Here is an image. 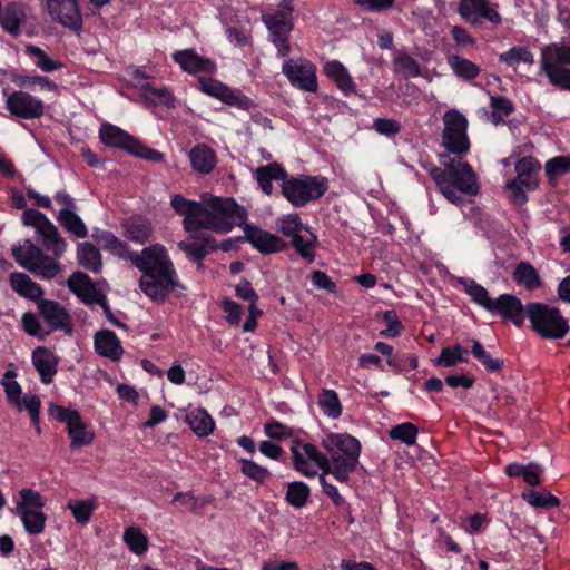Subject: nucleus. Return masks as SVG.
Masks as SVG:
<instances>
[{
  "instance_id": "1",
  "label": "nucleus",
  "mask_w": 570,
  "mask_h": 570,
  "mask_svg": "<svg viewBox=\"0 0 570 570\" xmlns=\"http://www.w3.org/2000/svg\"><path fill=\"white\" fill-rule=\"evenodd\" d=\"M129 259L141 272L139 288L150 301L165 303L175 289H186L164 245L153 244L140 253H130Z\"/></svg>"
},
{
  "instance_id": "2",
  "label": "nucleus",
  "mask_w": 570,
  "mask_h": 570,
  "mask_svg": "<svg viewBox=\"0 0 570 570\" xmlns=\"http://www.w3.org/2000/svg\"><path fill=\"white\" fill-rule=\"evenodd\" d=\"M38 235L41 238L42 246L53 257L47 255L42 248L30 239H24L20 246H14L12 256L22 268L35 276L51 281L61 272V265L57 259L65 254L68 243L51 220L40 229Z\"/></svg>"
},
{
  "instance_id": "3",
  "label": "nucleus",
  "mask_w": 570,
  "mask_h": 570,
  "mask_svg": "<svg viewBox=\"0 0 570 570\" xmlns=\"http://www.w3.org/2000/svg\"><path fill=\"white\" fill-rule=\"evenodd\" d=\"M332 459L333 476L340 483H348L351 474L360 465L362 445L358 439L348 433H330L322 441Z\"/></svg>"
},
{
  "instance_id": "4",
  "label": "nucleus",
  "mask_w": 570,
  "mask_h": 570,
  "mask_svg": "<svg viewBox=\"0 0 570 570\" xmlns=\"http://www.w3.org/2000/svg\"><path fill=\"white\" fill-rule=\"evenodd\" d=\"M200 219V230L208 229L218 234H226L233 230L235 226L244 227L247 220V210L234 198L210 196L204 199Z\"/></svg>"
},
{
  "instance_id": "5",
  "label": "nucleus",
  "mask_w": 570,
  "mask_h": 570,
  "mask_svg": "<svg viewBox=\"0 0 570 570\" xmlns=\"http://www.w3.org/2000/svg\"><path fill=\"white\" fill-rule=\"evenodd\" d=\"M440 163L443 168L432 163L429 166L424 165L435 185L444 183L469 196H476L480 193L478 177L468 161H462L461 158L456 160L446 154H441Z\"/></svg>"
},
{
  "instance_id": "6",
  "label": "nucleus",
  "mask_w": 570,
  "mask_h": 570,
  "mask_svg": "<svg viewBox=\"0 0 570 570\" xmlns=\"http://www.w3.org/2000/svg\"><path fill=\"white\" fill-rule=\"evenodd\" d=\"M540 71L551 86L570 91V43L551 42L541 47Z\"/></svg>"
},
{
  "instance_id": "7",
  "label": "nucleus",
  "mask_w": 570,
  "mask_h": 570,
  "mask_svg": "<svg viewBox=\"0 0 570 570\" xmlns=\"http://www.w3.org/2000/svg\"><path fill=\"white\" fill-rule=\"evenodd\" d=\"M525 315L531 323L532 331L542 338L562 340L570 331L569 321L558 307L539 302L528 303Z\"/></svg>"
},
{
  "instance_id": "8",
  "label": "nucleus",
  "mask_w": 570,
  "mask_h": 570,
  "mask_svg": "<svg viewBox=\"0 0 570 570\" xmlns=\"http://www.w3.org/2000/svg\"><path fill=\"white\" fill-rule=\"evenodd\" d=\"M98 137L100 142L105 146L125 150L135 157L151 163H161L164 160L163 153L146 146L131 134L114 124L102 122L98 131Z\"/></svg>"
},
{
  "instance_id": "9",
  "label": "nucleus",
  "mask_w": 570,
  "mask_h": 570,
  "mask_svg": "<svg viewBox=\"0 0 570 570\" xmlns=\"http://www.w3.org/2000/svg\"><path fill=\"white\" fill-rule=\"evenodd\" d=\"M328 180L322 176L301 175L286 177L282 184L283 196L294 206L303 207L325 195Z\"/></svg>"
},
{
  "instance_id": "10",
  "label": "nucleus",
  "mask_w": 570,
  "mask_h": 570,
  "mask_svg": "<svg viewBox=\"0 0 570 570\" xmlns=\"http://www.w3.org/2000/svg\"><path fill=\"white\" fill-rule=\"evenodd\" d=\"M293 469L305 478L313 479L317 475L318 468L323 474L333 475L331 456L322 453L316 445L306 443L301 439H293L291 445Z\"/></svg>"
},
{
  "instance_id": "11",
  "label": "nucleus",
  "mask_w": 570,
  "mask_h": 570,
  "mask_svg": "<svg viewBox=\"0 0 570 570\" xmlns=\"http://www.w3.org/2000/svg\"><path fill=\"white\" fill-rule=\"evenodd\" d=\"M443 122L442 145L449 154L462 158L470 150L466 117L456 109H450L444 114Z\"/></svg>"
},
{
  "instance_id": "12",
  "label": "nucleus",
  "mask_w": 570,
  "mask_h": 570,
  "mask_svg": "<svg viewBox=\"0 0 570 570\" xmlns=\"http://www.w3.org/2000/svg\"><path fill=\"white\" fill-rule=\"evenodd\" d=\"M49 416L58 422L67 425V434L70 439V449L72 451L88 446L95 439V433L83 422L80 413L77 410H71L66 406L50 403L48 407Z\"/></svg>"
},
{
  "instance_id": "13",
  "label": "nucleus",
  "mask_w": 570,
  "mask_h": 570,
  "mask_svg": "<svg viewBox=\"0 0 570 570\" xmlns=\"http://www.w3.org/2000/svg\"><path fill=\"white\" fill-rule=\"evenodd\" d=\"M282 72L289 83L301 90L316 92L318 89L316 67L305 58H288L282 65Z\"/></svg>"
},
{
  "instance_id": "14",
  "label": "nucleus",
  "mask_w": 570,
  "mask_h": 570,
  "mask_svg": "<svg viewBox=\"0 0 570 570\" xmlns=\"http://www.w3.org/2000/svg\"><path fill=\"white\" fill-rule=\"evenodd\" d=\"M198 82L200 90L204 94L214 97L230 107H235L244 111H249L252 108L256 107L253 99L244 95L240 90L230 88L220 80L213 78H199Z\"/></svg>"
},
{
  "instance_id": "15",
  "label": "nucleus",
  "mask_w": 570,
  "mask_h": 570,
  "mask_svg": "<svg viewBox=\"0 0 570 570\" xmlns=\"http://www.w3.org/2000/svg\"><path fill=\"white\" fill-rule=\"evenodd\" d=\"M46 10L51 20L79 35L83 29V17L79 0H47Z\"/></svg>"
},
{
  "instance_id": "16",
  "label": "nucleus",
  "mask_w": 570,
  "mask_h": 570,
  "mask_svg": "<svg viewBox=\"0 0 570 570\" xmlns=\"http://www.w3.org/2000/svg\"><path fill=\"white\" fill-rule=\"evenodd\" d=\"M262 20L268 29L271 41L276 47L278 56L287 57L291 51L289 33L294 27L291 18L286 17L284 11H276L263 14Z\"/></svg>"
},
{
  "instance_id": "17",
  "label": "nucleus",
  "mask_w": 570,
  "mask_h": 570,
  "mask_svg": "<svg viewBox=\"0 0 570 570\" xmlns=\"http://www.w3.org/2000/svg\"><path fill=\"white\" fill-rule=\"evenodd\" d=\"M6 108L20 119L31 120L43 116L45 102L24 90H14L7 97Z\"/></svg>"
},
{
  "instance_id": "18",
  "label": "nucleus",
  "mask_w": 570,
  "mask_h": 570,
  "mask_svg": "<svg viewBox=\"0 0 570 570\" xmlns=\"http://www.w3.org/2000/svg\"><path fill=\"white\" fill-rule=\"evenodd\" d=\"M460 17L472 26H479L482 20H487L494 26L502 21L501 14L489 0H460L458 4Z\"/></svg>"
},
{
  "instance_id": "19",
  "label": "nucleus",
  "mask_w": 570,
  "mask_h": 570,
  "mask_svg": "<svg viewBox=\"0 0 570 570\" xmlns=\"http://www.w3.org/2000/svg\"><path fill=\"white\" fill-rule=\"evenodd\" d=\"M243 230V238L263 255L281 253L287 248V243L281 237L257 226L245 224Z\"/></svg>"
},
{
  "instance_id": "20",
  "label": "nucleus",
  "mask_w": 570,
  "mask_h": 570,
  "mask_svg": "<svg viewBox=\"0 0 570 570\" xmlns=\"http://www.w3.org/2000/svg\"><path fill=\"white\" fill-rule=\"evenodd\" d=\"M489 313L500 316L504 321L511 322L517 327H521L524 323L525 306L521 299L512 294H501L493 299Z\"/></svg>"
},
{
  "instance_id": "21",
  "label": "nucleus",
  "mask_w": 570,
  "mask_h": 570,
  "mask_svg": "<svg viewBox=\"0 0 570 570\" xmlns=\"http://www.w3.org/2000/svg\"><path fill=\"white\" fill-rule=\"evenodd\" d=\"M40 316L50 327V331L62 330L72 333V324L68 311L57 301L42 298L37 304Z\"/></svg>"
},
{
  "instance_id": "22",
  "label": "nucleus",
  "mask_w": 570,
  "mask_h": 570,
  "mask_svg": "<svg viewBox=\"0 0 570 570\" xmlns=\"http://www.w3.org/2000/svg\"><path fill=\"white\" fill-rule=\"evenodd\" d=\"M170 205L176 214L184 216L183 225L187 233L200 230V219L204 208L200 203L176 194L171 197Z\"/></svg>"
},
{
  "instance_id": "23",
  "label": "nucleus",
  "mask_w": 570,
  "mask_h": 570,
  "mask_svg": "<svg viewBox=\"0 0 570 570\" xmlns=\"http://www.w3.org/2000/svg\"><path fill=\"white\" fill-rule=\"evenodd\" d=\"M171 59L179 65L183 71L196 73H214L216 65L209 58L199 56L194 49L175 51Z\"/></svg>"
},
{
  "instance_id": "24",
  "label": "nucleus",
  "mask_w": 570,
  "mask_h": 570,
  "mask_svg": "<svg viewBox=\"0 0 570 570\" xmlns=\"http://www.w3.org/2000/svg\"><path fill=\"white\" fill-rule=\"evenodd\" d=\"M31 361L39 374L41 383H52L53 377L58 372L60 362L59 356L46 346H38L32 351Z\"/></svg>"
},
{
  "instance_id": "25",
  "label": "nucleus",
  "mask_w": 570,
  "mask_h": 570,
  "mask_svg": "<svg viewBox=\"0 0 570 570\" xmlns=\"http://www.w3.org/2000/svg\"><path fill=\"white\" fill-rule=\"evenodd\" d=\"M29 7L23 2L11 1L2 9L0 24L12 37L21 35V27L27 22Z\"/></svg>"
},
{
  "instance_id": "26",
  "label": "nucleus",
  "mask_w": 570,
  "mask_h": 570,
  "mask_svg": "<svg viewBox=\"0 0 570 570\" xmlns=\"http://www.w3.org/2000/svg\"><path fill=\"white\" fill-rule=\"evenodd\" d=\"M517 183L525 186L529 191H533L539 187L538 174L541 170V163L533 156L521 157L514 166Z\"/></svg>"
},
{
  "instance_id": "27",
  "label": "nucleus",
  "mask_w": 570,
  "mask_h": 570,
  "mask_svg": "<svg viewBox=\"0 0 570 570\" xmlns=\"http://www.w3.org/2000/svg\"><path fill=\"white\" fill-rule=\"evenodd\" d=\"M95 351L97 354L111 361H119L124 354L120 340L115 332L101 330L95 334Z\"/></svg>"
},
{
  "instance_id": "28",
  "label": "nucleus",
  "mask_w": 570,
  "mask_h": 570,
  "mask_svg": "<svg viewBox=\"0 0 570 570\" xmlns=\"http://www.w3.org/2000/svg\"><path fill=\"white\" fill-rule=\"evenodd\" d=\"M324 75L332 80L336 87L348 96L355 92V82L353 81L347 68L338 60L326 61L323 67Z\"/></svg>"
},
{
  "instance_id": "29",
  "label": "nucleus",
  "mask_w": 570,
  "mask_h": 570,
  "mask_svg": "<svg viewBox=\"0 0 570 570\" xmlns=\"http://www.w3.org/2000/svg\"><path fill=\"white\" fill-rule=\"evenodd\" d=\"M10 286L18 295L39 303L43 296L42 287L22 272H13L9 277Z\"/></svg>"
},
{
  "instance_id": "30",
  "label": "nucleus",
  "mask_w": 570,
  "mask_h": 570,
  "mask_svg": "<svg viewBox=\"0 0 570 570\" xmlns=\"http://www.w3.org/2000/svg\"><path fill=\"white\" fill-rule=\"evenodd\" d=\"M139 90L141 98L151 107L176 108V98L166 86L157 88L150 82H144L139 86Z\"/></svg>"
},
{
  "instance_id": "31",
  "label": "nucleus",
  "mask_w": 570,
  "mask_h": 570,
  "mask_svg": "<svg viewBox=\"0 0 570 570\" xmlns=\"http://www.w3.org/2000/svg\"><path fill=\"white\" fill-rule=\"evenodd\" d=\"M188 156L193 169L204 175L209 174L217 163L215 151L205 144L195 145Z\"/></svg>"
},
{
  "instance_id": "32",
  "label": "nucleus",
  "mask_w": 570,
  "mask_h": 570,
  "mask_svg": "<svg viewBox=\"0 0 570 570\" xmlns=\"http://www.w3.org/2000/svg\"><path fill=\"white\" fill-rule=\"evenodd\" d=\"M124 236L135 243L144 244L151 234L150 223L142 216H131L122 223Z\"/></svg>"
},
{
  "instance_id": "33",
  "label": "nucleus",
  "mask_w": 570,
  "mask_h": 570,
  "mask_svg": "<svg viewBox=\"0 0 570 570\" xmlns=\"http://www.w3.org/2000/svg\"><path fill=\"white\" fill-rule=\"evenodd\" d=\"M504 473L510 478H522L530 487H538L542 483V469L537 463L524 465L513 462L505 465Z\"/></svg>"
},
{
  "instance_id": "34",
  "label": "nucleus",
  "mask_w": 570,
  "mask_h": 570,
  "mask_svg": "<svg viewBox=\"0 0 570 570\" xmlns=\"http://www.w3.org/2000/svg\"><path fill=\"white\" fill-rule=\"evenodd\" d=\"M287 171L277 163L259 166L255 171V178L264 194L273 193V180H285Z\"/></svg>"
},
{
  "instance_id": "35",
  "label": "nucleus",
  "mask_w": 570,
  "mask_h": 570,
  "mask_svg": "<svg viewBox=\"0 0 570 570\" xmlns=\"http://www.w3.org/2000/svg\"><path fill=\"white\" fill-rule=\"evenodd\" d=\"M77 261L80 266L92 273L100 272L102 258L100 250L91 243L83 242L77 246Z\"/></svg>"
},
{
  "instance_id": "36",
  "label": "nucleus",
  "mask_w": 570,
  "mask_h": 570,
  "mask_svg": "<svg viewBox=\"0 0 570 570\" xmlns=\"http://www.w3.org/2000/svg\"><path fill=\"white\" fill-rule=\"evenodd\" d=\"M186 423L199 438L208 436L215 429V422L213 417L203 407L190 411L186 415Z\"/></svg>"
},
{
  "instance_id": "37",
  "label": "nucleus",
  "mask_w": 570,
  "mask_h": 570,
  "mask_svg": "<svg viewBox=\"0 0 570 570\" xmlns=\"http://www.w3.org/2000/svg\"><path fill=\"white\" fill-rule=\"evenodd\" d=\"M512 278L518 285H522L529 291H533L542 286V281L538 271L529 262L521 261L518 263L513 271Z\"/></svg>"
},
{
  "instance_id": "38",
  "label": "nucleus",
  "mask_w": 570,
  "mask_h": 570,
  "mask_svg": "<svg viewBox=\"0 0 570 570\" xmlns=\"http://www.w3.org/2000/svg\"><path fill=\"white\" fill-rule=\"evenodd\" d=\"M11 81L19 87L20 89L33 91L36 86H39L42 90L48 91H57L58 85L51 80L49 77L39 76V75H22V73H12Z\"/></svg>"
},
{
  "instance_id": "39",
  "label": "nucleus",
  "mask_w": 570,
  "mask_h": 570,
  "mask_svg": "<svg viewBox=\"0 0 570 570\" xmlns=\"http://www.w3.org/2000/svg\"><path fill=\"white\" fill-rule=\"evenodd\" d=\"M446 60L453 73L460 79L471 81L481 72V68L476 63L459 55H449Z\"/></svg>"
},
{
  "instance_id": "40",
  "label": "nucleus",
  "mask_w": 570,
  "mask_h": 570,
  "mask_svg": "<svg viewBox=\"0 0 570 570\" xmlns=\"http://www.w3.org/2000/svg\"><path fill=\"white\" fill-rule=\"evenodd\" d=\"M57 222L66 232L72 234L77 238H86L88 236V228L76 212L60 209L57 215Z\"/></svg>"
},
{
  "instance_id": "41",
  "label": "nucleus",
  "mask_w": 570,
  "mask_h": 570,
  "mask_svg": "<svg viewBox=\"0 0 570 570\" xmlns=\"http://www.w3.org/2000/svg\"><path fill=\"white\" fill-rule=\"evenodd\" d=\"M285 502L294 509L304 508L311 498V488L303 481H293L286 484Z\"/></svg>"
},
{
  "instance_id": "42",
  "label": "nucleus",
  "mask_w": 570,
  "mask_h": 570,
  "mask_svg": "<svg viewBox=\"0 0 570 570\" xmlns=\"http://www.w3.org/2000/svg\"><path fill=\"white\" fill-rule=\"evenodd\" d=\"M393 66L396 73L404 78H416L421 76L419 62L405 50H395L393 55Z\"/></svg>"
},
{
  "instance_id": "43",
  "label": "nucleus",
  "mask_w": 570,
  "mask_h": 570,
  "mask_svg": "<svg viewBox=\"0 0 570 570\" xmlns=\"http://www.w3.org/2000/svg\"><path fill=\"white\" fill-rule=\"evenodd\" d=\"M544 173L551 188L557 187L559 178L570 173V156H556L544 164Z\"/></svg>"
},
{
  "instance_id": "44",
  "label": "nucleus",
  "mask_w": 570,
  "mask_h": 570,
  "mask_svg": "<svg viewBox=\"0 0 570 570\" xmlns=\"http://www.w3.org/2000/svg\"><path fill=\"white\" fill-rule=\"evenodd\" d=\"M67 286L76 294L81 302L88 298L90 294H96L97 287L95 286L91 278L83 272L77 271L73 272L67 281Z\"/></svg>"
},
{
  "instance_id": "45",
  "label": "nucleus",
  "mask_w": 570,
  "mask_h": 570,
  "mask_svg": "<svg viewBox=\"0 0 570 570\" xmlns=\"http://www.w3.org/2000/svg\"><path fill=\"white\" fill-rule=\"evenodd\" d=\"M488 94L490 96V107L492 109L490 120L495 126L501 125L504 122L505 117H509L514 112V105L511 99L505 96L492 95L490 91Z\"/></svg>"
},
{
  "instance_id": "46",
  "label": "nucleus",
  "mask_w": 570,
  "mask_h": 570,
  "mask_svg": "<svg viewBox=\"0 0 570 570\" xmlns=\"http://www.w3.org/2000/svg\"><path fill=\"white\" fill-rule=\"evenodd\" d=\"M521 498L531 507L541 509H553L560 505V500L550 491L542 490H525L521 493Z\"/></svg>"
},
{
  "instance_id": "47",
  "label": "nucleus",
  "mask_w": 570,
  "mask_h": 570,
  "mask_svg": "<svg viewBox=\"0 0 570 570\" xmlns=\"http://www.w3.org/2000/svg\"><path fill=\"white\" fill-rule=\"evenodd\" d=\"M459 283L463 285L464 292L471 297V301L489 312L493 299L489 296V292L474 279L460 277Z\"/></svg>"
},
{
  "instance_id": "48",
  "label": "nucleus",
  "mask_w": 570,
  "mask_h": 570,
  "mask_svg": "<svg viewBox=\"0 0 570 570\" xmlns=\"http://www.w3.org/2000/svg\"><path fill=\"white\" fill-rule=\"evenodd\" d=\"M122 539L128 549L137 556H141L148 551V537L139 527L131 525L126 528L124 531Z\"/></svg>"
},
{
  "instance_id": "49",
  "label": "nucleus",
  "mask_w": 570,
  "mask_h": 570,
  "mask_svg": "<svg viewBox=\"0 0 570 570\" xmlns=\"http://www.w3.org/2000/svg\"><path fill=\"white\" fill-rule=\"evenodd\" d=\"M309 237L305 238L302 233L291 238V245L296 253L307 263H313L316 258L315 248L318 244L317 236L311 230Z\"/></svg>"
},
{
  "instance_id": "50",
  "label": "nucleus",
  "mask_w": 570,
  "mask_h": 570,
  "mask_svg": "<svg viewBox=\"0 0 570 570\" xmlns=\"http://www.w3.org/2000/svg\"><path fill=\"white\" fill-rule=\"evenodd\" d=\"M278 232L287 238H292L302 232L311 233V227L302 222L298 214L283 215L277 219Z\"/></svg>"
},
{
  "instance_id": "51",
  "label": "nucleus",
  "mask_w": 570,
  "mask_h": 570,
  "mask_svg": "<svg viewBox=\"0 0 570 570\" xmlns=\"http://www.w3.org/2000/svg\"><path fill=\"white\" fill-rule=\"evenodd\" d=\"M24 51L30 58H32L35 66L43 72H53L62 68V63L60 61L53 60L40 47L27 45Z\"/></svg>"
},
{
  "instance_id": "52",
  "label": "nucleus",
  "mask_w": 570,
  "mask_h": 570,
  "mask_svg": "<svg viewBox=\"0 0 570 570\" xmlns=\"http://www.w3.org/2000/svg\"><path fill=\"white\" fill-rule=\"evenodd\" d=\"M317 404L323 414L331 419H337L342 414L343 407L334 390H323L318 395Z\"/></svg>"
},
{
  "instance_id": "53",
  "label": "nucleus",
  "mask_w": 570,
  "mask_h": 570,
  "mask_svg": "<svg viewBox=\"0 0 570 570\" xmlns=\"http://www.w3.org/2000/svg\"><path fill=\"white\" fill-rule=\"evenodd\" d=\"M19 514L27 533L38 535L43 532L47 521L45 512L41 510H23Z\"/></svg>"
},
{
  "instance_id": "54",
  "label": "nucleus",
  "mask_w": 570,
  "mask_h": 570,
  "mask_svg": "<svg viewBox=\"0 0 570 570\" xmlns=\"http://www.w3.org/2000/svg\"><path fill=\"white\" fill-rule=\"evenodd\" d=\"M469 350L462 347L460 344L443 347L435 364L444 367L455 366L459 362L466 363Z\"/></svg>"
},
{
  "instance_id": "55",
  "label": "nucleus",
  "mask_w": 570,
  "mask_h": 570,
  "mask_svg": "<svg viewBox=\"0 0 570 570\" xmlns=\"http://www.w3.org/2000/svg\"><path fill=\"white\" fill-rule=\"evenodd\" d=\"M471 353L487 370V372L490 373H497L502 370L503 367V360L502 358H492L491 355L485 351L483 345L474 340L472 342V348Z\"/></svg>"
},
{
  "instance_id": "56",
  "label": "nucleus",
  "mask_w": 570,
  "mask_h": 570,
  "mask_svg": "<svg viewBox=\"0 0 570 570\" xmlns=\"http://www.w3.org/2000/svg\"><path fill=\"white\" fill-rule=\"evenodd\" d=\"M499 61L508 66H515L520 62L534 63V56L527 47L514 46L499 56Z\"/></svg>"
},
{
  "instance_id": "57",
  "label": "nucleus",
  "mask_w": 570,
  "mask_h": 570,
  "mask_svg": "<svg viewBox=\"0 0 570 570\" xmlns=\"http://www.w3.org/2000/svg\"><path fill=\"white\" fill-rule=\"evenodd\" d=\"M240 471L248 479L264 484L272 475L271 471L249 459H239Z\"/></svg>"
},
{
  "instance_id": "58",
  "label": "nucleus",
  "mask_w": 570,
  "mask_h": 570,
  "mask_svg": "<svg viewBox=\"0 0 570 570\" xmlns=\"http://www.w3.org/2000/svg\"><path fill=\"white\" fill-rule=\"evenodd\" d=\"M16 377L14 371H7L4 373L3 379L1 380V384L4 389V393L7 400L10 404H13L21 410V394L22 390L20 384L13 380Z\"/></svg>"
},
{
  "instance_id": "59",
  "label": "nucleus",
  "mask_w": 570,
  "mask_h": 570,
  "mask_svg": "<svg viewBox=\"0 0 570 570\" xmlns=\"http://www.w3.org/2000/svg\"><path fill=\"white\" fill-rule=\"evenodd\" d=\"M19 495L21 499L17 504L19 512L23 510H41L46 504L45 498L32 489H21Z\"/></svg>"
},
{
  "instance_id": "60",
  "label": "nucleus",
  "mask_w": 570,
  "mask_h": 570,
  "mask_svg": "<svg viewBox=\"0 0 570 570\" xmlns=\"http://www.w3.org/2000/svg\"><path fill=\"white\" fill-rule=\"evenodd\" d=\"M419 430L416 425L411 422H403L393 426L390 430V438L397 440L406 445H413L416 442Z\"/></svg>"
},
{
  "instance_id": "61",
  "label": "nucleus",
  "mask_w": 570,
  "mask_h": 570,
  "mask_svg": "<svg viewBox=\"0 0 570 570\" xmlns=\"http://www.w3.org/2000/svg\"><path fill=\"white\" fill-rule=\"evenodd\" d=\"M96 503L94 500H81L68 503V509L72 512V515L77 523L86 524L89 522Z\"/></svg>"
},
{
  "instance_id": "62",
  "label": "nucleus",
  "mask_w": 570,
  "mask_h": 570,
  "mask_svg": "<svg viewBox=\"0 0 570 570\" xmlns=\"http://www.w3.org/2000/svg\"><path fill=\"white\" fill-rule=\"evenodd\" d=\"M264 432L269 439L277 441L291 439L295 435V430L293 428L287 426L275 419H271L265 423Z\"/></svg>"
},
{
  "instance_id": "63",
  "label": "nucleus",
  "mask_w": 570,
  "mask_h": 570,
  "mask_svg": "<svg viewBox=\"0 0 570 570\" xmlns=\"http://www.w3.org/2000/svg\"><path fill=\"white\" fill-rule=\"evenodd\" d=\"M101 246L105 250H108L111 254L119 256L120 258L129 259L131 252L129 250L128 245L120 240L111 232H108L105 237H102Z\"/></svg>"
},
{
  "instance_id": "64",
  "label": "nucleus",
  "mask_w": 570,
  "mask_h": 570,
  "mask_svg": "<svg viewBox=\"0 0 570 570\" xmlns=\"http://www.w3.org/2000/svg\"><path fill=\"white\" fill-rule=\"evenodd\" d=\"M383 321L386 324V328L380 332L381 336L396 337L400 336L404 330L402 322L400 321L394 309H386L383 312Z\"/></svg>"
}]
</instances>
